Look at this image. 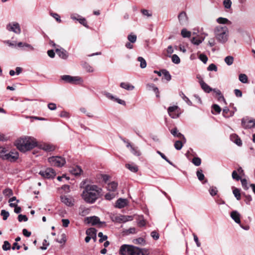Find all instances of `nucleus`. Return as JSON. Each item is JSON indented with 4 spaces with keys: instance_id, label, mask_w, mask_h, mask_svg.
<instances>
[{
    "instance_id": "1",
    "label": "nucleus",
    "mask_w": 255,
    "mask_h": 255,
    "mask_svg": "<svg viewBox=\"0 0 255 255\" xmlns=\"http://www.w3.org/2000/svg\"><path fill=\"white\" fill-rule=\"evenodd\" d=\"M83 189L81 197L87 203H94L102 196V189L96 185L87 184Z\"/></svg>"
},
{
    "instance_id": "2",
    "label": "nucleus",
    "mask_w": 255,
    "mask_h": 255,
    "mask_svg": "<svg viewBox=\"0 0 255 255\" xmlns=\"http://www.w3.org/2000/svg\"><path fill=\"white\" fill-rule=\"evenodd\" d=\"M15 144L20 151L23 152L31 150L37 145L36 139L30 136H25L18 139Z\"/></svg>"
},
{
    "instance_id": "3",
    "label": "nucleus",
    "mask_w": 255,
    "mask_h": 255,
    "mask_svg": "<svg viewBox=\"0 0 255 255\" xmlns=\"http://www.w3.org/2000/svg\"><path fill=\"white\" fill-rule=\"evenodd\" d=\"M121 255H148L149 252L146 249H140L136 247L124 245L120 250Z\"/></svg>"
},
{
    "instance_id": "4",
    "label": "nucleus",
    "mask_w": 255,
    "mask_h": 255,
    "mask_svg": "<svg viewBox=\"0 0 255 255\" xmlns=\"http://www.w3.org/2000/svg\"><path fill=\"white\" fill-rule=\"evenodd\" d=\"M214 33L217 40L220 43H224L228 39L229 30L226 26H218L214 29Z\"/></svg>"
},
{
    "instance_id": "5",
    "label": "nucleus",
    "mask_w": 255,
    "mask_h": 255,
    "mask_svg": "<svg viewBox=\"0 0 255 255\" xmlns=\"http://www.w3.org/2000/svg\"><path fill=\"white\" fill-rule=\"evenodd\" d=\"M48 161L51 165L56 167H62L66 163L64 158L58 156L50 157Z\"/></svg>"
},
{
    "instance_id": "6",
    "label": "nucleus",
    "mask_w": 255,
    "mask_h": 255,
    "mask_svg": "<svg viewBox=\"0 0 255 255\" xmlns=\"http://www.w3.org/2000/svg\"><path fill=\"white\" fill-rule=\"evenodd\" d=\"M18 158V153L17 151L7 152L6 154L2 155L3 160L10 162L15 161Z\"/></svg>"
},
{
    "instance_id": "7",
    "label": "nucleus",
    "mask_w": 255,
    "mask_h": 255,
    "mask_svg": "<svg viewBox=\"0 0 255 255\" xmlns=\"http://www.w3.org/2000/svg\"><path fill=\"white\" fill-rule=\"evenodd\" d=\"M242 125L245 128H255V119H250L249 118H243L242 120Z\"/></svg>"
},
{
    "instance_id": "8",
    "label": "nucleus",
    "mask_w": 255,
    "mask_h": 255,
    "mask_svg": "<svg viewBox=\"0 0 255 255\" xmlns=\"http://www.w3.org/2000/svg\"><path fill=\"white\" fill-rule=\"evenodd\" d=\"M39 174L44 178L48 179L53 178L56 175L55 171L51 168H48L45 170L40 171Z\"/></svg>"
},
{
    "instance_id": "9",
    "label": "nucleus",
    "mask_w": 255,
    "mask_h": 255,
    "mask_svg": "<svg viewBox=\"0 0 255 255\" xmlns=\"http://www.w3.org/2000/svg\"><path fill=\"white\" fill-rule=\"evenodd\" d=\"M6 28L8 31H13L16 34H19L21 29L19 24L17 22H12L7 25Z\"/></svg>"
},
{
    "instance_id": "10",
    "label": "nucleus",
    "mask_w": 255,
    "mask_h": 255,
    "mask_svg": "<svg viewBox=\"0 0 255 255\" xmlns=\"http://www.w3.org/2000/svg\"><path fill=\"white\" fill-rule=\"evenodd\" d=\"M61 79L66 82L71 84H75L78 81H82L81 78L79 77H72L70 75H63L61 77Z\"/></svg>"
},
{
    "instance_id": "11",
    "label": "nucleus",
    "mask_w": 255,
    "mask_h": 255,
    "mask_svg": "<svg viewBox=\"0 0 255 255\" xmlns=\"http://www.w3.org/2000/svg\"><path fill=\"white\" fill-rule=\"evenodd\" d=\"M167 111L169 116L173 119L177 118L179 116V108L177 106L169 107Z\"/></svg>"
},
{
    "instance_id": "12",
    "label": "nucleus",
    "mask_w": 255,
    "mask_h": 255,
    "mask_svg": "<svg viewBox=\"0 0 255 255\" xmlns=\"http://www.w3.org/2000/svg\"><path fill=\"white\" fill-rule=\"evenodd\" d=\"M61 202L69 207H72L74 204V199L71 197L63 195L60 197Z\"/></svg>"
},
{
    "instance_id": "13",
    "label": "nucleus",
    "mask_w": 255,
    "mask_h": 255,
    "mask_svg": "<svg viewBox=\"0 0 255 255\" xmlns=\"http://www.w3.org/2000/svg\"><path fill=\"white\" fill-rule=\"evenodd\" d=\"M178 18L180 24L184 25L187 23L188 17L185 12L182 11L180 12L178 15Z\"/></svg>"
},
{
    "instance_id": "14",
    "label": "nucleus",
    "mask_w": 255,
    "mask_h": 255,
    "mask_svg": "<svg viewBox=\"0 0 255 255\" xmlns=\"http://www.w3.org/2000/svg\"><path fill=\"white\" fill-rule=\"evenodd\" d=\"M86 220L88 223L91 224L92 225H96L98 224H101L103 223L100 222L99 218L96 216L87 217Z\"/></svg>"
},
{
    "instance_id": "15",
    "label": "nucleus",
    "mask_w": 255,
    "mask_h": 255,
    "mask_svg": "<svg viewBox=\"0 0 255 255\" xmlns=\"http://www.w3.org/2000/svg\"><path fill=\"white\" fill-rule=\"evenodd\" d=\"M57 55L62 59H66L68 57V52L63 48H60L56 49Z\"/></svg>"
},
{
    "instance_id": "16",
    "label": "nucleus",
    "mask_w": 255,
    "mask_h": 255,
    "mask_svg": "<svg viewBox=\"0 0 255 255\" xmlns=\"http://www.w3.org/2000/svg\"><path fill=\"white\" fill-rule=\"evenodd\" d=\"M40 148L46 151H52L54 150L55 149L54 145L48 143H44L43 144H41L40 145Z\"/></svg>"
},
{
    "instance_id": "17",
    "label": "nucleus",
    "mask_w": 255,
    "mask_h": 255,
    "mask_svg": "<svg viewBox=\"0 0 255 255\" xmlns=\"http://www.w3.org/2000/svg\"><path fill=\"white\" fill-rule=\"evenodd\" d=\"M127 205V200L125 199L120 198L116 203L115 207L118 208H122L126 206Z\"/></svg>"
},
{
    "instance_id": "18",
    "label": "nucleus",
    "mask_w": 255,
    "mask_h": 255,
    "mask_svg": "<svg viewBox=\"0 0 255 255\" xmlns=\"http://www.w3.org/2000/svg\"><path fill=\"white\" fill-rule=\"evenodd\" d=\"M171 133L173 136L182 138L184 142H186V138H185L184 136L182 133L178 132L177 128H173L171 130Z\"/></svg>"
},
{
    "instance_id": "19",
    "label": "nucleus",
    "mask_w": 255,
    "mask_h": 255,
    "mask_svg": "<svg viewBox=\"0 0 255 255\" xmlns=\"http://www.w3.org/2000/svg\"><path fill=\"white\" fill-rule=\"evenodd\" d=\"M231 217L236 223H240V215L237 211H232L231 213Z\"/></svg>"
},
{
    "instance_id": "20",
    "label": "nucleus",
    "mask_w": 255,
    "mask_h": 255,
    "mask_svg": "<svg viewBox=\"0 0 255 255\" xmlns=\"http://www.w3.org/2000/svg\"><path fill=\"white\" fill-rule=\"evenodd\" d=\"M86 233L88 236H90L94 241L96 239V230L94 228H90L88 229Z\"/></svg>"
},
{
    "instance_id": "21",
    "label": "nucleus",
    "mask_w": 255,
    "mask_h": 255,
    "mask_svg": "<svg viewBox=\"0 0 255 255\" xmlns=\"http://www.w3.org/2000/svg\"><path fill=\"white\" fill-rule=\"evenodd\" d=\"M230 139L232 141L234 142L236 144H237L239 146H240L242 144V140L239 137V136L236 134L231 135Z\"/></svg>"
},
{
    "instance_id": "22",
    "label": "nucleus",
    "mask_w": 255,
    "mask_h": 255,
    "mask_svg": "<svg viewBox=\"0 0 255 255\" xmlns=\"http://www.w3.org/2000/svg\"><path fill=\"white\" fill-rule=\"evenodd\" d=\"M200 84L202 89L206 93H210L212 91V89L203 80L200 81Z\"/></svg>"
},
{
    "instance_id": "23",
    "label": "nucleus",
    "mask_w": 255,
    "mask_h": 255,
    "mask_svg": "<svg viewBox=\"0 0 255 255\" xmlns=\"http://www.w3.org/2000/svg\"><path fill=\"white\" fill-rule=\"evenodd\" d=\"M70 172L75 175H78L81 174L82 171V169L78 166H75L72 167L70 170Z\"/></svg>"
},
{
    "instance_id": "24",
    "label": "nucleus",
    "mask_w": 255,
    "mask_h": 255,
    "mask_svg": "<svg viewBox=\"0 0 255 255\" xmlns=\"http://www.w3.org/2000/svg\"><path fill=\"white\" fill-rule=\"evenodd\" d=\"M118 186V183L115 182H112L108 184L107 189L110 191H115L116 190Z\"/></svg>"
},
{
    "instance_id": "25",
    "label": "nucleus",
    "mask_w": 255,
    "mask_h": 255,
    "mask_svg": "<svg viewBox=\"0 0 255 255\" xmlns=\"http://www.w3.org/2000/svg\"><path fill=\"white\" fill-rule=\"evenodd\" d=\"M126 167L132 172H136L138 171V167L134 164H126Z\"/></svg>"
},
{
    "instance_id": "26",
    "label": "nucleus",
    "mask_w": 255,
    "mask_h": 255,
    "mask_svg": "<svg viewBox=\"0 0 255 255\" xmlns=\"http://www.w3.org/2000/svg\"><path fill=\"white\" fill-rule=\"evenodd\" d=\"M120 86L122 88L127 90H132L134 88L133 86L129 84L128 83H121Z\"/></svg>"
},
{
    "instance_id": "27",
    "label": "nucleus",
    "mask_w": 255,
    "mask_h": 255,
    "mask_svg": "<svg viewBox=\"0 0 255 255\" xmlns=\"http://www.w3.org/2000/svg\"><path fill=\"white\" fill-rule=\"evenodd\" d=\"M196 175L198 179L200 181L204 180V179H205V176L203 173V170L201 169H198V170L196 172Z\"/></svg>"
},
{
    "instance_id": "28",
    "label": "nucleus",
    "mask_w": 255,
    "mask_h": 255,
    "mask_svg": "<svg viewBox=\"0 0 255 255\" xmlns=\"http://www.w3.org/2000/svg\"><path fill=\"white\" fill-rule=\"evenodd\" d=\"M205 36L203 38L197 39L196 37H193L191 39V42L194 45H198L202 42L205 39Z\"/></svg>"
},
{
    "instance_id": "29",
    "label": "nucleus",
    "mask_w": 255,
    "mask_h": 255,
    "mask_svg": "<svg viewBox=\"0 0 255 255\" xmlns=\"http://www.w3.org/2000/svg\"><path fill=\"white\" fill-rule=\"evenodd\" d=\"M239 79L243 83L248 82V78L245 74H240L239 76Z\"/></svg>"
},
{
    "instance_id": "30",
    "label": "nucleus",
    "mask_w": 255,
    "mask_h": 255,
    "mask_svg": "<svg viewBox=\"0 0 255 255\" xmlns=\"http://www.w3.org/2000/svg\"><path fill=\"white\" fill-rule=\"evenodd\" d=\"M234 58L232 56H228L225 57L224 61L225 63L229 66L231 65L234 62Z\"/></svg>"
},
{
    "instance_id": "31",
    "label": "nucleus",
    "mask_w": 255,
    "mask_h": 255,
    "mask_svg": "<svg viewBox=\"0 0 255 255\" xmlns=\"http://www.w3.org/2000/svg\"><path fill=\"white\" fill-rule=\"evenodd\" d=\"M162 74L163 75L164 79L167 81H169L171 80V77L168 71L166 70H162Z\"/></svg>"
},
{
    "instance_id": "32",
    "label": "nucleus",
    "mask_w": 255,
    "mask_h": 255,
    "mask_svg": "<svg viewBox=\"0 0 255 255\" xmlns=\"http://www.w3.org/2000/svg\"><path fill=\"white\" fill-rule=\"evenodd\" d=\"M137 60L140 62V67L141 68H144L146 66V62L145 59L142 57H138Z\"/></svg>"
},
{
    "instance_id": "33",
    "label": "nucleus",
    "mask_w": 255,
    "mask_h": 255,
    "mask_svg": "<svg viewBox=\"0 0 255 255\" xmlns=\"http://www.w3.org/2000/svg\"><path fill=\"white\" fill-rule=\"evenodd\" d=\"M118 220L120 221L126 222L131 220L132 217L131 216H120L118 217Z\"/></svg>"
},
{
    "instance_id": "34",
    "label": "nucleus",
    "mask_w": 255,
    "mask_h": 255,
    "mask_svg": "<svg viewBox=\"0 0 255 255\" xmlns=\"http://www.w3.org/2000/svg\"><path fill=\"white\" fill-rule=\"evenodd\" d=\"M83 67L88 72L91 73L94 71V68L88 63H85L83 65Z\"/></svg>"
},
{
    "instance_id": "35",
    "label": "nucleus",
    "mask_w": 255,
    "mask_h": 255,
    "mask_svg": "<svg viewBox=\"0 0 255 255\" xmlns=\"http://www.w3.org/2000/svg\"><path fill=\"white\" fill-rule=\"evenodd\" d=\"M181 34L183 37H189L191 33L190 31L184 28L181 30Z\"/></svg>"
},
{
    "instance_id": "36",
    "label": "nucleus",
    "mask_w": 255,
    "mask_h": 255,
    "mask_svg": "<svg viewBox=\"0 0 255 255\" xmlns=\"http://www.w3.org/2000/svg\"><path fill=\"white\" fill-rule=\"evenodd\" d=\"M217 22L221 24L231 23V22L226 18L219 17L217 19Z\"/></svg>"
},
{
    "instance_id": "37",
    "label": "nucleus",
    "mask_w": 255,
    "mask_h": 255,
    "mask_svg": "<svg viewBox=\"0 0 255 255\" xmlns=\"http://www.w3.org/2000/svg\"><path fill=\"white\" fill-rule=\"evenodd\" d=\"M233 194L238 200H240L241 199V193L239 189L235 188L233 190Z\"/></svg>"
},
{
    "instance_id": "38",
    "label": "nucleus",
    "mask_w": 255,
    "mask_h": 255,
    "mask_svg": "<svg viewBox=\"0 0 255 255\" xmlns=\"http://www.w3.org/2000/svg\"><path fill=\"white\" fill-rule=\"evenodd\" d=\"M174 147L177 150H180L183 146V143L180 140H177L174 143Z\"/></svg>"
},
{
    "instance_id": "39",
    "label": "nucleus",
    "mask_w": 255,
    "mask_h": 255,
    "mask_svg": "<svg viewBox=\"0 0 255 255\" xmlns=\"http://www.w3.org/2000/svg\"><path fill=\"white\" fill-rule=\"evenodd\" d=\"M0 215L2 216L3 220H6L9 216V212L5 210H2L1 211Z\"/></svg>"
},
{
    "instance_id": "40",
    "label": "nucleus",
    "mask_w": 255,
    "mask_h": 255,
    "mask_svg": "<svg viewBox=\"0 0 255 255\" xmlns=\"http://www.w3.org/2000/svg\"><path fill=\"white\" fill-rule=\"evenodd\" d=\"M128 39L131 43H134L136 40V36L135 34H130L128 36Z\"/></svg>"
},
{
    "instance_id": "41",
    "label": "nucleus",
    "mask_w": 255,
    "mask_h": 255,
    "mask_svg": "<svg viewBox=\"0 0 255 255\" xmlns=\"http://www.w3.org/2000/svg\"><path fill=\"white\" fill-rule=\"evenodd\" d=\"M11 246L10 243L8 241H4L3 245H2V248L4 251H7L10 249Z\"/></svg>"
},
{
    "instance_id": "42",
    "label": "nucleus",
    "mask_w": 255,
    "mask_h": 255,
    "mask_svg": "<svg viewBox=\"0 0 255 255\" xmlns=\"http://www.w3.org/2000/svg\"><path fill=\"white\" fill-rule=\"evenodd\" d=\"M171 59L175 64H179L180 62V59L176 54H173L171 57Z\"/></svg>"
},
{
    "instance_id": "43",
    "label": "nucleus",
    "mask_w": 255,
    "mask_h": 255,
    "mask_svg": "<svg viewBox=\"0 0 255 255\" xmlns=\"http://www.w3.org/2000/svg\"><path fill=\"white\" fill-rule=\"evenodd\" d=\"M209 191L210 195L212 196L216 195L218 192L217 188L214 186L211 187Z\"/></svg>"
},
{
    "instance_id": "44",
    "label": "nucleus",
    "mask_w": 255,
    "mask_h": 255,
    "mask_svg": "<svg viewBox=\"0 0 255 255\" xmlns=\"http://www.w3.org/2000/svg\"><path fill=\"white\" fill-rule=\"evenodd\" d=\"M192 163L195 166H199L201 163V160L199 157H194L192 159Z\"/></svg>"
},
{
    "instance_id": "45",
    "label": "nucleus",
    "mask_w": 255,
    "mask_h": 255,
    "mask_svg": "<svg viewBox=\"0 0 255 255\" xmlns=\"http://www.w3.org/2000/svg\"><path fill=\"white\" fill-rule=\"evenodd\" d=\"M180 96L188 105L191 106L192 105L191 101L182 92L180 94Z\"/></svg>"
},
{
    "instance_id": "46",
    "label": "nucleus",
    "mask_w": 255,
    "mask_h": 255,
    "mask_svg": "<svg viewBox=\"0 0 255 255\" xmlns=\"http://www.w3.org/2000/svg\"><path fill=\"white\" fill-rule=\"evenodd\" d=\"M98 237L99 238H100V239L99 240V242L100 243H102V242H104V241H106L108 238L107 236L106 235H104L102 232H99L98 233Z\"/></svg>"
},
{
    "instance_id": "47",
    "label": "nucleus",
    "mask_w": 255,
    "mask_h": 255,
    "mask_svg": "<svg viewBox=\"0 0 255 255\" xmlns=\"http://www.w3.org/2000/svg\"><path fill=\"white\" fill-rule=\"evenodd\" d=\"M8 152L7 149L4 147H0V157L2 159V155L6 154Z\"/></svg>"
},
{
    "instance_id": "48",
    "label": "nucleus",
    "mask_w": 255,
    "mask_h": 255,
    "mask_svg": "<svg viewBox=\"0 0 255 255\" xmlns=\"http://www.w3.org/2000/svg\"><path fill=\"white\" fill-rule=\"evenodd\" d=\"M133 242L135 244H143L145 243V240L142 238H139L134 240Z\"/></svg>"
},
{
    "instance_id": "49",
    "label": "nucleus",
    "mask_w": 255,
    "mask_h": 255,
    "mask_svg": "<svg viewBox=\"0 0 255 255\" xmlns=\"http://www.w3.org/2000/svg\"><path fill=\"white\" fill-rule=\"evenodd\" d=\"M59 116L61 118H65L67 119L69 118L70 117V114L65 111H62Z\"/></svg>"
},
{
    "instance_id": "50",
    "label": "nucleus",
    "mask_w": 255,
    "mask_h": 255,
    "mask_svg": "<svg viewBox=\"0 0 255 255\" xmlns=\"http://www.w3.org/2000/svg\"><path fill=\"white\" fill-rule=\"evenodd\" d=\"M18 221L21 222L22 221L26 222L28 220V218L26 215L20 214L18 216Z\"/></svg>"
},
{
    "instance_id": "51",
    "label": "nucleus",
    "mask_w": 255,
    "mask_h": 255,
    "mask_svg": "<svg viewBox=\"0 0 255 255\" xmlns=\"http://www.w3.org/2000/svg\"><path fill=\"white\" fill-rule=\"evenodd\" d=\"M150 235L152 238L155 240H157L159 238V234L156 231L151 232Z\"/></svg>"
},
{
    "instance_id": "52",
    "label": "nucleus",
    "mask_w": 255,
    "mask_h": 255,
    "mask_svg": "<svg viewBox=\"0 0 255 255\" xmlns=\"http://www.w3.org/2000/svg\"><path fill=\"white\" fill-rule=\"evenodd\" d=\"M199 59L201 61H202L204 63H206L208 61V57L207 56L204 54H201L199 55Z\"/></svg>"
},
{
    "instance_id": "53",
    "label": "nucleus",
    "mask_w": 255,
    "mask_h": 255,
    "mask_svg": "<svg viewBox=\"0 0 255 255\" xmlns=\"http://www.w3.org/2000/svg\"><path fill=\"white\" fill-rule=\"evenodd\" d=\"M3 194L5 195L10 196L13 194V192L11 189L7 188L3 191Z\"/></svg>"
},
{
    "instance_id": "54",
    "label": "nucleus",
    "mask_w": 255,
    "mask_h": 255,
    "mask_svg": "<svg viewBox=\"0 0 255 255\" xmlns=\"http://www.w3.org/2000/svg\"><path fill=\"white\" fill-rule=\"evenodd\" d=\"M232 178L234 179L239 181L241 179L240 176L238 174L236 170H234L232 174Z\"/></svg>"
},
{
    "instance_id": "55",
    "label": "nucleus",
    "mask_w": 255,
    "mask_h": 255,
    "mask_svg": "<svg viewBox=\"0 0 255 255\" xmlns=\"http://www.w3.org/2000/svg\"><path fill=\"white\" fill-rule=\"evenodd\" d=\"M224 5L226 8H230L231 6L232 1L231 0H224Z\"/></svg>"
},
{
    "instance_id": "56",
    "label": "nucleus",
    "mask_w": 255,
    "mask_h": 255,
    "mask_svg": "<svg viewBox=\"0 0 255 255\" xmlns=\"http://www.w3.org/2000/svg\"><path fill=\"white\" fill-rule=\"evenodd\" d=\"M229 112H230V110L227 107L225 108L223 110V116L225 117V118H228L230 116H232V115H228V113Z\"/></svg>"
},
{
    "instance_id": "57",
    "label": "nucleus",
    "mask_w": 255,
    "mask_h": 255,
    "mask_svg": "<svg viewBox=\"0 0 255 255\" xmlns=\"http://www.w3.org/2000/svg\"><path fill=\"white\" fill-rule=\"evenodd\" d=\"M241 181L242 183V185L245 190L248 189V182L247 180L246 179H241Z\"/></svg>"
},
{
    "instance_id": "58",
    "label": "nucleus",
    "mask_w": 255,
    "mask_h": 255,
    "mask_svg": "<svg viewBox=\"0 0 255 255\" xmlns=\"http://www.w3.org/2000/svg\"><path fill=\"white\" fill-rule=\"evenodd\" d=\"M207 70L208 71H217V67L216 65L214 64H211L209 65L208 67L207 68Z\"/></svg>"
},
{
    "instance_id": "59",
    "label": "nucleus",
    "mask_w": 255,
    "mask_h": 255,
    "mask_svg": "<svg viewBox=\"0 0 255 255\" xmlns=\"http://www.w3.org/2000/svg\"><path fill=\"white\" fill-rule=\"evenodd\" d=\"M49 245V243L47 242L46 240H44L42 246L40 247V249L42 250H45L47 249V247Z\"/></svg>"
},
{
    "instance_id": "60",
    "label": "nucleus",
    "mask_w": 255,
    "mask_h": 255,
    "mask_svg": "<svg viewBox=\"0 0 255 255\" xmlns=\"http://www.w3.org/2000/svg\"><path fill=\"white\" fill-rule=\"evenodd\" d=\"M157 153L160 155V156L163 158L164 159L165 161H166L168 163H169L170 164H172V162L169 160L167 157L165 156V155L162 153V152H161L160 151H157Z\"/></svg>"
},
{
    "instance_id": "61",
    "label": "nucleus",
    "mask_w": 255,
    "mask_h": 255,
    "mask_svg": "<svg viewBox=\"0 0 255 255\" xmlns=\"http://www.w3.org/2000/svg\"><path fill=\"white\" fill-rule=\"evenodd\" d=\"M131 152L136 156H139L140 154V152L133 146H131Z\"/></svg>"
},
{
    "instance_id": "62",
    "label": "nucleus",
    "mask_w": 255,
    "mask_h": 255,
    "mask_svg": "<svg viewBox=\"0 0 255 255\" xmlns=\"http://www.w3.org/2000/svg\"><path fill=\"white\" fill-rule=\"evenodd\" d=\"M115 197V194L113 193H107L105 195V198L108 200H110L113 199Z\"/></svg>"
},
{
    "instance_id": "63",
    "label": "nucleus",
    "mask_w": 255,
    "mask_h": 255,
    "mask_svg": "<svg viewBox=\"0 0 255 255\" xmlns=\"http://www.w3.org/2000/svg\"><path fill=\"white\" fill-rule=\"evenodd\" d=\"M245 196L246 198V199H245L246 203L247 204L250 205L251 201L252 200V196L250 195H245Z\"/></svg>"
},
{
    "instance_id": "64",
    "label": "nucleus",
    "mask_w": 255,
    "mask_h": 255,
    "mask_svg": "<svg viewBox=\"0 0 255 255\" xmlns=\"http://www.w3.org/2000/svg\"><path fill=\"white\" fill-rule=\"evenodd\" d=\"M48 108L50 110H55L56 109V105L54 103H51L48 104Z\"/></svg>"
}]
</instances>
